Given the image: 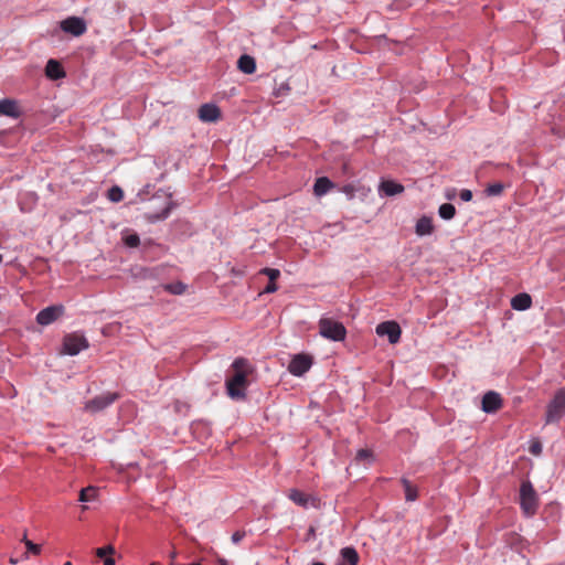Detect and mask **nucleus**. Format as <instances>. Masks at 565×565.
<instances>
[{"label": "nucleus", "mask_w": 565, "mask_h": 565, "mask_svg": "<svg viewBox=\"0 0 565 565\" xmlns=\"http://www.w3.org/2000/svg\"><path fill=\"white\" fill-rule=\"evenodd\" d=\"M177 557V552L175 551H172L171 554H170V558L171 559H174Z\"/></svg>", "instance_id": "40"}, {"label": "nucleus", "mask_w": 565, "mask_h": 565, "mask_svg": "<svg viewBox=\"0 0 565 565\" xmlns=\"http://www.w3.org/2000/svg\"><path fill=\"white\" fill-rule=\"evenodd\" d=\"M260 274L266 275L268 277L269 281H271V282L276 281V279H278L280 276V271L275 268H263L260 270Z\"/></svg>", "instance_id": "30"}, {"label": "nucleus", "mask_w": 565, "mask_h": 565, "mask_svg": "<svg viewBox=\"0 0 565 565\" xmlns=\"http://www.w3.org/2000/svg\"><path fill=\"white\" fill-rule=\"evenodd\" d=\"M332 188L333 183L327 177H321L316 180L313 192L317 196H321L329 192Z\"/></svg>", "instance_id": "21"}, {"label": "nucleus", "mask_w": 565, "mask_h": 565, "mask_svg": "<svg viewBox=\"0 0 565 565\" xmlns=\"http://www.w3.org/2000/svg\"><path fill=\"white\" fill-rule=\"evenodd\" d=\"M245 535L246 533L244 531H236L232 535V542L234 544H238L245 537Z\"/></svg>", "instance_id": "34"}, {"label": "nucleus", "mask_w": 565, "mask_h": 565, "mask_svg": "<svg viewBox=\"0 0 565 565\" xmlns=\"http://www.w3.org/2000/svg\"><path fill=\"white\" fill-rule=\"evenodd\" d=\"M372 459H373V454L369 449H360L355 456L356 462H371Z\"/></svg>", "instance_id": "28"}, {"label": "nucleus", "mask_w": 565, "mask_h": 565, "mask_svg": "<svg viewBox=\"0 0 565 565\" xmlns=\"http://www.w3.org/2000/svg\"><path fill=\"white\" fill-rule=\"evenodd\" d=\"M460 199L465 202H469L472 200V192L470 190L463 189L460 192Z\"/></svg>", "instance_id": "35"}, {"label": "nucleus", "mask_w": 565, "mask_h": 565, "mask_svg": "<svg viewBox=\"0 0 565 565\" xmlns=\"http://www.w3.org/2000/svg\"><path fill=\"white\" fill-rule=\"evenodd\" d=\"M233 375L225 381L227 395L232 399L243 401L246 398V388L249 384L248 375L253 367L247 359L237 358L232 363Z\"/></svg>", "instance_id": "1"}, {"label": "nucleus", "mask_w": 565, "mask_h": 565, "mask_svg": "<svg viewBox=\"0 0 565 565\" xmlns=\"http://www.w3.org/2000/svg\"><path fill=\"white\" fill-rule=\"evenodd\" d=\"M24 540H28L26 534L23 535L22 542L24 543Z\"/></svg>", "instance_id": "42"}, {"label": "nucleus", "mask_w": 565, "mask_h": 565, "mask_svg": "<svg viewBox=\"0 0 565 565\" xmlns=\"http://www.w3.org/2000/svg\"><path fill=\"white\" fill-rule=\"evenodd\" d=\"M402 484L405 492L406 501H415L418 497L417 488L414 487L407 479H402Z\"/></svg>", "instance_id": "22"}, {"label": "nucleus", "mask_w": 565, "mask_h": 565, "mask_svg": "<svg viewBox=\"0 0 565 565\" xmlns=\"http://www.w3.org/2000/svg\"><path fill=\"white\" fill-rule=\"evenodd\" d=\"M288 498L297 505L306 507L308 504V497L297 489L290 490Z\"/></svg>", "instance_id": "24"}, {"label": "nucleus", "mask_w": 565, "mask_h": 565, "mask_svg": "<svg viewBox=\"0 0 565 565\" xmlns=\"http://www.w3.org/2000/svg\"><path fill=\"white\" fill-rule=\"evenodd\" d=\"M438 213L444 220H451L456 214V209L450 203H444L439 206Z\"/></svg>", "instance_id": "25"}, {"label": "nucleus", "mask_w": 565, "mask_h": 565, "mask_svg": "<svg viewBox=\"0 0 565 565\" xmlns=\"http://www.w3.org/2000/svg\"><path fill=\"white\" fill-rule=\"evenodd\" d=\"M503 189H504V185L502 183H500V182H497V183L489 184L486 188V193L489 196H497V195H500L503 192Z\"/></svg>", "instance_id": "26"}, {"label": "nucleus", "mask_w": 565, "mask_h": 565, "mask_svg": "<svg viewBox=\"0 0 565 565\" xmlns=\"http://www.w3.org/2000/svg\"><path fill=\"white\" fill-rule=\"evenodd\" d=\"M88 348L87 339L78 333H71L64 337L62 353L68 355H76L82 350Z\"/></svg>", "instance_id": "5"}, {"label": "nucleus", "mask_w": 565, "mask_h": 565, "mask_svg": "<svg viewBox=\"0 0 565 565\" xmlns=\"http://www.w3.org/2000/svg\"><path fill=\"white\" fill-rule=\"evenodd\" d=\"M221 117V110L216 105L203 104L199 108V118L204 122H214Z\"/></svg>", "instance_id": "12"}, {"label": "nucleus", "mask_w": 565, "mask_h": 565, "mask_svg": "<svg viewBox=\"0 0 565 565\" xmlns=\"http://www.w3.org/2000/svg\"><path fill=\"white\" fill-rule=\"evenodd\" d=\"M108 199L113 202H120L124 199L122 190L115 185L108 190Z\"/></svg>", "instance_id": "27"}, {"label": "nucleus", "mask_w": 565, "mask_h": 565, "mask_svg": "<svg viewBox=\"0 0 565 565\" xmlns=\"http://www.w3.org/2000/svg\"><path fill=\"white\" fill-rule=\"evenodd\" d=\"M415 232L419 236L430 235L434 232L431 217L422 216L416 223Z\"/></svg>", "instance_id": "18"}, {"label": "nucleus", "mask_w": 565, "mask_h": 565, "mask_svg": "<svg viewBox=\"0 0 565 565\" xmlns=\"http://www.w3.org/2000/svg\"><path fill=\"white\" fill-rule=\"evenodd\" d=\"M118 397L119 395L117 393H104L88 401L85 404V409L89 413L100 412L108 407L109 405H111L114 402H116Z\"/></svg>", "instance_id": "6"}, {"label": "nucleus", "mask_w": 565, "mask_h": 565, "mask_svg": "<svg viewBox=\"0 0 565 565\" xmlns=\"http://www.w3.org/2000/svg\"><path fill=\"white\" fill-rule=\"evenodd\" d=\"M380 191L387 196L399 194L404 191V186L397 182L386 180L380 184Z\"/></svg>", "instance_id": "20"}, {"label": "nucleus", "mask_w": 565, "mask_h": 565, "mask_svg": "<svg viewBox=\"0 0 565 565\" xmlns=\"http://www.w3.org/2000/svg\"><path fill=\"white\" fill-rule=\"evenodd\" d=\"M237 68L245 74H253L256 71L255 58L250 55L244 54L237 61Z\"/></svg>", "instance_id": "17"}, {"label": "nucleus", "mask_w": 565, "mask_h": 565, "mask_svg": "<svg viewBox=\"0 0 565 565\" xmlns=\"http://www.w3.org/2000/svg\"><path fill=\"white\" fill-rule=\"evenodd\" d=\"M3 256L0 254V264L2 263Z\"/></svg>", "instance_id": "44"}, {"label": "nucleus", "mask_w": 565, "mask_h": 565, "mask_svg": "<svg viewBox=\"0 0 565 565\" xmlns=\"http://www.w3.org/2000/svg\"><path fill=\"white\" fill-rule=\"evenodd\" d=\"M342 191L351 199L354 196L355 189L352 184H347L342 188Z\"/></svg>", "instance_id": "36"}, {"label": "nucleus", "mask_w": 565, "mask_h": 565, "mask_svg": "<svg viewBox=\"0 0 565 565\" xmlns=\"http://www.w3.org/2000/svg\"><path fill=\"white\" fill-rule=\"evenodd\" d=\"M340 563L339 565H358L359 563V554L353 547H344L340 552Z\"/></svg>", "instance_id": "15"}, {"label": "nucleus", "mask_w": 565, "mask_h": 565, "mask_svg": "<svg viewBox=\"0 0 565 565\" xmlns=\"http://www.w3.org/2000/svg\"><path fill=\"white\" fill-rule=\"evenodd\" d=\"M171 209H172V203L169 202L168 205L160 213L151 215V216H149V218L152 221L163 220V218L168 217Z\"/></svg>", "instance_id": "32"}, {"label": "nucleus", "mask_w": 565, "mask_h": 565, "mask_svg": "<svg viewBox=\"0 0 565 565\" xmlns=\"http://www.w3.org/2000/svg\"><path fill=\"white\" fill-rule=\"evenodd\" d=\"M151 565H154V564H151Z\"/></svg>", "instance_id": "45"}, {"label": "nucleus", "mask_w": 565, "mask_h": 565, "mask_svg": "<svg viewBox=\"0 0 565 565\" xmlns=\"http://www.w3.org/2000/svg\"><path fill=\"white\" fill-rule=\"evenodd\" d=\"M0 115L19 118L21 111L18 107V104L13 99L4 98L0 100Z\"/></svg>", "instance_id": "14"}, {"label": "nucleus", "mask_w": 565, "mask_h": 565, "mask_svg": "<svg viewBox=\"0 0 565 565\" xmlns=\"http://www.w3.org/2000/svg\"><path fill=\"white\" fill-rule=\"evenodd\" d=\"M537 495L530 481H524L520 488V503L526 515H533L537 509Z\"/></svg>", "instance_id": "4"}, {"label": "nucleus", "mask_w": 565, "mask_h": 565, "mask_svg": "<svg viewBox=\"0 0 565 565\" xmlns=\"http://www.w3.org/2000/svg\"><path fill=\"white\" fill-rule=\"evenodd\" d=\"M565 416V390H558L548 403L545 416L546 424L559 422Z\"/></svg>", "instance_id": "2"}, {"label": "nucleus", "mask_w": 565, "mask_h": 565, "mask_svg": "<svg viewBox=\"0 0 565 565\" xmlns=\"http://www.w3.org/2000/svg\"><path fill=\"white\" fill-rule=\"evenodd\" d=\"M320 334L332 341H342L345 338L347 330L341 322L330 318H322L319 321Z\"/></svg>", "instance_id": "3"}, {"label": "nucleus", "mask_w": 565, "mask_h": 565, "mask_svg": "<svg viewBox=\"0 0 565 565\" xmlns=\"http://www.w3.org/2000/svg\"><path fill=\"white\" fill-rule=\"evenodd\" d=\"M312 365V359L310 355H307V354H297L295 355L289 365H288V371L295 375V376H301L303 375L306 372L309 371V369L311 367Z\"/></svg>", "instance_id": "7"}, {"label": "nucleus", "mask_w": 565, "mask_h": 565, "mask_svg": "<svg viewBox=\"0 0 565 565\" xmlns=\"http://www.w3.org/2000/svg\"><path fill=\"white\" fill-rule=\"evenodd\" d=\"M376 333L380 337L387 335L390 343L396 344L401 339L402 330L397 322L385 321L377 324Z\"/></svg>", "instance_id": "8"}, {"label": "nucleus", "mask_w": 565, "mask_h": 565, "mask_svg": "<svg viewBox=\"0 0 565 565\" xmlns=\"http://www.w3.org/2000/svg\"><path fill=\"white\" fill-rule=\"evenodd\" d=\"M164 289L173 295H181L185 290V286L182 282L168 284Z\"/></svg>", "instance_id": "29"}, {"label": "nucleus", "mask_w": 565, "mask_h": 565, "mask_svg": "<svg viewBox=\"0 0 565 565\" xmlns=\"http://www.w3.org/2000/svg\"><path fill=\"white\" fill-rule=\"evenodd\" d=\"M502 407V398L499 393L489 391L482 397V411L495 413Z\"/></svg>", "instance_id": "11"}, {"label": "nucleus", "mask_w": 565, "mask_h": 565, "mask_svg": "<svg viewBox=\"0 0 565 565\" xmlns=\"http://www.w3.org/2000/svg\"><path fill=\"white\" fill-rule=\"evenodd\" d=\"M312 565H324V564L320 563V562H317V563H313Z\"/></svg>", "instance_id": "41"}, {"label": "nucleus", "mask_w": 565, "mask_h": 565, "mask_svg": "<svg viewBox=\"0 0 565 565\" xmlns=\"http://www.w3.org/2000/svg\"><path fill=\"white\" fill-rule=\"evenodd\" d=\"M97 494V489L93 486H88L86 488H83L79 491L78 501L81 502H90L95 500Z\"/></svg>", "instance_id": "23"}, {"label": "nucleus", "mask_w": 565, "mask_h": 565, "mask_svg": "<svg viewBox=\"0 0 565 565\" xmlns=\"http://www.w3.org/2000/svg\"><path fill=\"white\" fill-rule=\"evenodd\" d=\"M61 29L74 36H79L86 31V24L83 19L71 17L61 22Z\"/></svg>", "instance_id": "10"}, {"label": "nucleus", "mask_w": 565, "mask_h": 565, "mask_svg": "<svg viewBox=\"0 0 565 565\" xmlns=\"http://www.w3.org/2000/svg\"><path fill=\"white\" fill-rule=\"evenodd\" d=\"M114 554L115 547L113 545L99 547L95 551V555L103 561L104 565H115Z\"/></svg>", "instance_id": "19"}, {"label": "nucleus", "mask_w": 565, "mask_h": 565, "mask_svg": "<svg viewBox=\"0 0 565 565\" xmlns=\"http://www.w3.org/2000/svg\"><path fill=\"white\" fill-rule=\"evenodd\" d=\"M124 242L128 247H138L140 238L137 234H130L124 237Z\"/></svg>", "instance_id": "31"}, {"label": "nucleus", "mask_w": 565, "mask_h": 565, "mask_svg": "<svg viewBox=\"0 0 565 565\" xmlns=\"http://www.w3.org/2000/svg\"><path fill=\"white\" fill-rule=\"evenodd\" d=\"M530 451H531V454H533V455H536V456H537V455H540V454H541V451H542V446H541V444H540V443H534V444H532V445H531V447H530Z\"/></svg>", "instance_id": "37"}, {"label": "nucleus", "mask_w": 565, "mask_h": 565, "mask_svg": "<svg viewBox=\"0 0 565 565\" xmlns=\"http://www.w3.org/2000/svg\"><path fill=\"white\" fill-rule=\"evenodd\" d=\"M63 565H73L72 562H65Z\"/></svg>", "instance_id": "43"}, {"label": "nucleus", "mask_w": 565, "mask_h": 565, "mask_svg": "<svg viewBox=\"0 0 565 565\" xmlns=\"http://www.w3.org/2000/svg\"><path fill=\"white\" fill-rule=\"evenodd\" d=\"M218 565H228L227 561L225 558L218 557L217 558Z\"/></svg>", "instance_id": "39"}, {"label": "nucleus", "mask_w": 565, "mask_h": 565, "mask_svg": "<svg viewBox=\"0 0 565 565\" xmlns=\"http://www.w3.org/2000/svg\"><path fill=\"white\" fill-rule=\"evenodd\" d=\"M24 545L28 550V553H32L34 555H39L41 553V545L35 544L30 540H24Z\"/></svg>", "instance_id": "33"}, {"label": "nucleus", "mask_w": 565, "mask_h": 565, "mask_svg": "<svg viewBox=\"0 0 565 565\" xmlns=\"http://www.w3.org/2000/svg\"><path fill=\"white\" fill-rule=\"evenodd\" d=\"M278 289L275 281H269L268 285L265 287L264 292L271 294L275 292Z\"/></svg>", "instance_id": "38"}, {"label": "nucleus", "mask_w": 565, "mask_h": 565, "mask_svg": "<svg viewBox=\"0 0 565 565\" xmlns=\"http://www.w3.org/2000/svg\"><path fill=\"white\" fill-rule=\"evenodd\" d=\"M64 313V307L58 306H50L42 309L36 315V322L41 326H49L52 322L56 321Z\"/></svg>", "instance_id": "9"}, {"label": "nucleus", "mask_w": 565, "mask_h": 565, "mask_svg": "<svg viewBox=\"0 0 565 565\" xmlns=\"http://www.w3.org/2000/svg\"><path fill=\"white\" fill-rule=\"evenodd\" d=\"M532 305V298L529 294H519L511 299V307L514 310H526Z\"/></svg>", "instance_id": "16"}, {"label": "nucleus", "mask_w": 565, "mask_h": 565, "mask_svg": "<svg viewBox=\"0 0 565 565\" xmlns=\"http://www.w3.org/2000/svg\"><path fill=\"white\" fill-rule=\"evenodd\" d=\"M45 75L50 79L55 81V79L64 78L66 74H65V71H64L62 64L58 61L51 58L46 63Z\"/></svg>", "instance_id": "13"}]
</instances>
